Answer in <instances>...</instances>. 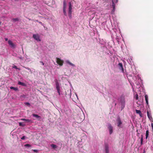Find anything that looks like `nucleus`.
<instances>
[{"label":"nucleus","mask_w":153,"mask_h":153,"mask_svg":"<svg viewBox=\"0 0 153 153\" xmlns=\"http://www.w3.org/2000/svg\"><path fill=\"white\" fill-rule=\"evenodd\" d=\"M56 62L59 65L62 66L63 65L64 61L63 60H62L60 58L56 57Z\"/></svg>","instance_id":"f257e3e1"},{"label":"nucleus","mask_w":153,"mask_h":153,"mask_svg":"<svg viewBox=\"0 0 153 153\" xmlns=\"http://www.w3.org/2000/svg\"><path fill=\"white\" fill-rule=\"evenodd\" d=\"M116 121L117 126L119 127H120L121 126L122 124V123L121 120L120 118L119 117L117 118L116 120Z\"/></svg>","instance_id":"f03ea898"},{"label":"nucleus","mask_w":153,"mask_h":153,"mask_svg":"<svg viewBox=\"0 0 153 153\" xmlns=\"http://www.w3.org/2000/svg\"><path fill=\"white\" fill-rule=\"evenodd\" d=\"M69 7L68 10V13L69 16H71L72 13V5H71V2H69Z\"/></svg>","instance_id":"7ed1b4c3"},{"label":"nucleus","mask_w":153,"mask_h":153,"mask_svg":"<svg viewBox=\"0 0 153 153\" xmlns=\"http://www.w3.org/2000/svg\"><path fill=\"white\" fill-rule=\"evenodd\" d=\"M33 38L36 40L38 41H40L41 40L40 39L39 36L38 34H34L33 35Z\"/></svg>","instance_id":"20e7f679"},{"label":"nucleus","mask_w":153,"mask_h":153,"mask_svg":"<svg viewBox=\"0 0 153 153\" xmlns=\"http://www.w3.org/2000/svg\"><path fill=\"white\" fill-rule=\"evenodd\" d=\"M8 43L12 48H14L16 47V46L13 43L11 40H9L8 41Z\"/></svg>","instance_id":"39448f33"},{"label":"nucleus","mask_w":153,"mask_h":153,"mask_svg":"<svg viewBox=\"0 0 153 153\" xmlns=\"http://www.w3.org/2000/svg\"><path fill=\"white\" fill-rule=\"evenodd\" d=\"M56 89L57 91V92L59 94V95H60V86L58 82H57L56 83Z\"/></svg>","instance_id":"423d86ee"},{"label":"nucleus","mask_w":153,"mask_h":153,"mask_svg":"<svg viewBox=\"0 0 153 153\" xmlns=\"http://www.w3.org/2000/svg\"><path fill=\"white\" fill-rule=\"evenodd\" d=\"M147 115L148 117L150 120L153 122V119L152 117L151 114L148 111H147Z\"/></svg>","instance_id":"0eeeda50"},{"label":"nucleus","mask_w":153,"mask_h":153,"mask_svg":"<svg viewBox=\"0 0 153 153\" xmlns=\"http://www.w3.org/2000/svg\"><path fill=\"white\" fill-rule=\"evenodd\" d=\"M108 128L110 132V134H111L113 132V127L110 124H108Z\"/></svg>","instance_id":"6e6552de"},{"label":"nucleus","mask_w":153,"mask_h":153,"mask_svg":"<svg viewBox=\"0 0 153 153\" xmlns=\"http://www.w3.org/2000/svg\"><path fill=\"white\" fill-rule=\"evenodd\" d=\"M118 65L119 67V69L122 70L123 72H124V70L123 67V64L122 63H120L118 64Z\"/></svg>","instance_id":"1a4fd4ad"},{"label":"nucleus","mask_w":153,"mask_h":153,"mask_svg":"<svg viewBox=\"0 0 153 153\" xmlns=\"http://www.w3.org/2000/svg\"><path fill=\"white\" fill-rule=\"evenodd\" d=\"M105 151L106 153H109V148L108 144H106L105 145Z\"/></svg>","instance_id":"9d476101"},{"label":"nucleus","mask_w":153,"mask_h":153,"mask_svg":"<svg viewBox=\"0 0 153 153\" xmlns=\"http://www.w3.org/2000/svg\"><path fill=\"white\" fill-rule=\"evenodd\" d=\"M32 115L33 117H36V118L40 120V119L41 118V117L40 116H39L37 114H33Z\"/></svg>","instance_id":"9b49d317"},{"label":"nucleus","mask_w":153,"mask_h":153,"mask_svg":"<svg viewBox=\"0 0 153 153\" xmlns=\"http://www.w3.org/2000/svg\"><path fill=\"white\" fill-rule=\"evenodd\" d=\"M145 99L146 101V103L147 105H148V96L147 95H146L145 96Z\"/></svg>","instance_id":"f8f14e48"},{"label":"nucleus","mask_w":153,"mask_h":153,"mask_svg":"<svg viewBox=\"0 0 153 153\" xmlns=\"http://www.w3.org/2000/svg\"><path fill=\"white\" fill-rule=\"evenodd\" d=\"M66 7V4L65 1L64 0L63 1V9H65Z\"/></svg>","instance_id":"ddd939ff"},{"label":"nucleus","mask_w":153,"mask_h":153,"mask_svg":"<svg viewBox=\"0 0 153 153\" xmlns=\"http://www.w3.org/2000/svg\"><path fill=\"white\" fill-rule=\"evenodd\" d=\"M51 146L54 149L56 148L57 147L56 145L53 144H52L51 145Z\"/></svg>","instance_id":"4468645a"},{"label":"nucleus","mask_w":153,"mask_h":153,"mask_svg":"<svg viewBox=\"0 0 153 153\" xmlns=\"http://www.w3.org/2000/svg\"><path fill=\"white\" fill-rule=\"evenodd\" d=\"M10 88L11 89H13L15 91L18 90V88H15L13 87H11Z\"/></svg>","instance_id":"2eb2a0df"},{"label":"nucleus","mask_w":153,"mask_h":153,"mask_svg":"<svg viewBox=\"0 0 153 153\" xmlns=\"http://www.w3.org/2000/svg\"><path fill=\"white\" fill-rule=\"evenodd\" d=\"M18 84L19 85H21L22 86H25V84L24 83L21 82L20 81L18 82Z\"/></svg>","instance_id":"dca6fc26"},{"label":"nucleus","mask_w":153,"mask_h":153,"mask_svg":"<svg viewBox=\"0 0 153 153\" xmlns=\"http://www.w3.org/2000/svg\"><path fill=\"white\" fill-rule=\"evenodd\" d=\"M21 120L23 121H25L27 122H29L30 121V120L29 119H21Z\"/></svg>","instance_id":"f3484780"},{"label":"nucleus","mask_w":153,"mask_h":153,"mask_svg":"<svg viewBox=\"0 0 153 153\" xmlns=\"http://www.w3.org/2000/svg\"><path fill=\"white\" fill-rule=\"evenodd\" d=\"M149 131L147 130L146 131V139H147L148 137L149 136Z\"/></svg>","instance_id":"a211bd4d"},{"label":"nucleus","mask_w":153,"mask_h":153,"mask_svg":"<svg viewBox=\"0 0 153 153\" xmlns=\"http://www.w3.org/2000/svg\"><path fill=\"white\" fill-rule=\"evenodd\" d=\"M13 22H16V21H19V19L18 18H13L12 19Z\"/></svg>","instance_id":"6ab92c4d"},{"label":"nucleus","mask_w":153,"mask_h":153,"mask_svg":"<svg viewBox=\"0 0 153 153\" xmlns=\"http://www.w3.org/2000/svg\"><path fill=\"white\" fill-rule=\"evenodd\" d=\"M66 62H67V63H68V64H69V65H71V66H75V65H74V64H72V63H71L69 61H67Z\"/></svg>","instance_id":"aec40b11"},{"label":"nucleus","mask_w":153,"mask_h":153,"mask_svg":"<svg viewBox=\"0 0 153 153\" xmlns=\"http://www.w3.org/2000/svg\"><path fill=\"white\" fill-rule=\"evenodd\" d=\"M135 111H136V113H137V114H140V113H141V111L140 110H137L136 109L135 110Z\"/></svg>","instance_id":"412c9836"},{"label":"nucleus","mask_w":153,"mask_h":153,"mask_svg":"<svg viewBox=\"0 0 153 153\" xmlns=\"http://www.w3.org/2000/svg\"><path fill=\"white\" fill-rule=\"evenodd\" d=\"M112 6L113 8H115V4L114 3V0H112Z\"/></svg>","instance_id":"4be33fe9"},{"label":"nucleus","mask_w":153,"mask_h":153,"mask_svg":"<svg viewBox=\"0 0 153 153\" xmlns=\"http://www.w3.org/2000/svg\"><path fill=\"white\" fill-rule=\"evenodd\" d=\"M19 126H25V125H24V124H23L21 122H20L19 123Z\"/></svg>","instance_id":"5701e85b"},{"label":"nucleus","mask_w":153,"mask_h":153,"mask_svg":"<svg viewBox=\"0 0 153 153\" xmlns=\"http://www.w3.org/2000/svg\"><path fill=\"white\" fill-rule=\"evenodd\" d=\"M141 145H142L143 144V136L142 135L141 136Z\"/></svg>","instance_id":"b1692460"},{"label":"nucleus","mask_w":153,"mask_h":153,"mask_svg":"<svg viewBox=\"0 0 153 153\" xmlns=\"http://www.w3.org/2000/svg\"><path fill=\"white\" fill-rule=\"evenodd\" d=\"M63 13L64 14V15L65 16H66L67 13L66 11V10L65 9H63Z\"/></svg>","instance_id":"393cba45"},{"label":"nucleus","mask_w":153,"mask_h":153,"mask_svg":"<svg viewBox=\"0 0 153 153\" xmlns=\"http://www.w3.org/2000/svg\"><path fill=\"white\" fill-rule=\"evenodd\" d=\"M13 68H16V69H18L19 70V71L20 70V69L19 68H17V66L15 65L13 66Z\"/></svg>","instance_id":"a878e982"},{"label":"nucleus","mask_w":153,"mask_h":153,"mask_svg":"<svg viewBox=\"0 0 153 153\" xmlns=\"http://www.w3.org/2000/svg\"><path fill=\"white\" fill-rule=\"evenodd\" d=\"M25 147H30L31 146V145L29 144H26L25 145Z\"/></svg>","instance_id":"bb28decb"},{"label":"nucleus","mask_w":153,"mask_h":153,"mask_svg":"<svg viewBox=\"0 0 153 153\" xmlns=\"http://www.w3.org/2000/svg\"><path fill=\"white\" fill-rule=\"evenodd\" d=\"M25 104L27 106H30V103L29 102H26L25 103Z\"/></svg>","instance_id":"cd10ccee"},{"label":"nucleus","mask_w":153,"mask_h":153,"mask_svg":"<svg viewBox=\"0 0 153 153\" xmlns=\"http://www.w3.org/2000/svg\"><path fill=\"white\" fill-rule=\"evenodd\" d=\"M25 136H24L21 138V139L22 140H25Z\"/></svg>","instance_id":"c85d7f7f"},{"label":"nucleus","mask_w":153,"mask_h":153,"mask_svg":"<svg viewBox=\"0 0 153 153\" xmlns=\"http://www.w3.org/2000/svg\"><path fill=\"white\" fill-rule=\"evenodd\" d=\"M138 95L137 94L136 95V97H135V99L136 100H138Z\"/></svg>","instance_id":"c756f323"},{"label":"nucleus","mask_w":153,"mask_h":153,"mask_svg":"<svg viewBox=\"0 0 153 153\" xmlns=\"http://www.w3.org/2000/svg\"><path fill=\"white\" fill-rule=\"evenodd\" d=\"M39 23L40 24H41L42 25H44V24L42 23L41 22H39Z\"/></svg>","instance_id":"7c9ffc66"},{"label":"nucleus","mask_w":153,"mask_h":153,"mask_svg":"<svg viewBox=\"0 0 153 153\" xmlns=\"http://www.w3.org/2000/svg\"><path fill=\"white\" fill-rule=\"evenodd\" d=\"M40 62L41 63H42V65H44V62H42V61H40Z\"/></svg>","instance_id":"2f4dec72"},{"label":"nucleus","mask_w":153,"mask_h":153,"mask_svg":"<svg viewBox=\"0 0 153 153\" xmlns=\"http://www.w3.org/2000/svg\"><path fill=\"white\" fill-rule=\"evenodd\" d=\"M121 102L122 103H125V100L124 99H123L122 100H121Z\"/></svg>","instance_id":"473e14b6"},{"label":"nucleus","mask_w":153,"mask_h":153,"mask_svg":"<svg viewBox=\"0 0 153 153\" xmlns=\"http://www.w3.org/2000/svg\"><path fill=\"white\" fill-rule=\"evenodd\" d=\"M139 114L140 117H142L143 115H142V114L141 113H140V114Z\"/></svg>","instance_id":"72a5a7b5"},{"label":"nucleus","mask_w":153,"mask_h":153,"mask_svg":"<svg viewBox=\"0 0 153 153\" xmlns=\"http://www.w3.org/2000/svg\"><path fill=\"white\" fill-rule=\"evenodd\" d=\"M114 2L117 3L118 2V0H114Z\"/></svg>","instance_id":"f704fd0d"},{"label":"nucleus","mask_w":153,"mask_h":153,"mask_svg":"<svg viewBox=\"0 0 153 153\" xmlns=\"http://www.w3.org/2000/svg\"><path fill=\"white\" fill-rule=\"evenodd\" d=\"M33 151L34 152H37V150H36V149H34L33 150Z\"/></svg>","instance_id":"c9c22d12"},{"label":"nucleus","mask_w":153,"mask_h":153,"mask_svg":"<svg viewBox=\"0 0 153 153\" xmlns=\"http://www.w3.org/2000/svg\"><path fill=\"white\" fill-rule=\"evenodd\" d=\"M5 40L6 41H7V40H8V38H5Z\"/></svg>","instance_id":"e433bc0d"},{"label":"nucleus","mask_w":153,"mask_h":153,"mask_svg":"<svg viewBox=\"0 0 153 153\" xmlns=\"http://www.w3.org/2000/svg\"><path fill=\"white\" fill-rule=\"evenodd\" d=\"M24 68H26V69H28V70H30V68H26V67H24Z\"/></svg>","instance_id":"4c0bfd02"},{"label":"nucleus","mask_w":153,"mask_h":153,"mask_svg":"<svg viewBox=\"0 0 153 153\" xmlns=\"http://www.w3.org/2000/svg\"><path fill=\"white\" fill-rule=\"evenodd\" d=\"M36 22H39V21H38V20H36Z\"/></svg>","instance_id":"58836bf2"},{"label":"nucleus","mask_w":153,"mask_h":153,"mask_svg":"<svg viewBox=\"0 0 153 153\" xmlns=\"http://www.w3.org/2000/svg\"><path fill=\"white\" fill-rule=\"evenodd\" d=\"M1 22H0V25H1Z\"/></svg>","instance_id":"ea45409f"},{"label":"nucleus","mask_w":153,"mask_h":153,"mask_svg":"<svg viewBox=\"0 0 153 153\" xmlns=\"http://www.w3.org/2000/svg\"><path fill=\"white\" fill-rule=\"evenodd\" d=\"M29 20H31V19H29Z\"/></svg>","instance_id":"a19ab883"}]
</instances>
